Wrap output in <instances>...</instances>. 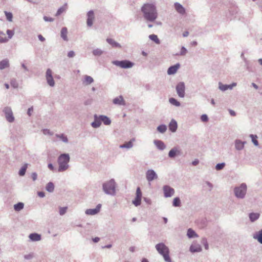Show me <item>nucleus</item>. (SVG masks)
<instances>
[{
    "label": "nucleus",
    "mask_w": 262,
    "mask_h": 262,
    "mask_svg": "<svg viewBox=\"0 0 262 262\" xmlns=\"http://www.w3.org/2000/svg\"><path fill=\"white\" fill-rule=\"evenodd\" d=\"M56 137L58 138H59L60 140L62 141L64 143H68V139L65 135L63 134H56Z\"/></svg>",
    "instance_id": "obj_39"
},
{
    "label": "nucleus",
    "mask_w": 262,
    "mask_h": 262,
    "mask_svg": "<svg viewBox=\"0 0 262 262\" xmlns=\"http://www.w3.org/2000/svg\"><path fill=\"white\" fill-rule=\"evenodd\" d=\"M154 143L157 147V148H158L159 149H164V143H163L162 141L158 140H155Z\"/></svg>",
    "instance_id": "obj_31"
},
{
    "label": "nucleus",
    "mask_w": 262,
    "mask_h": 262,
    "mask_svg": "<svg viewBox=\"0 0 262 262\" xmlns=\"http://www.w3.org/2000/svg\"><path fill=\"white\" fill-rule=\"evenodd\" d=\"M116 183L114 179L105 182L102 185V189L105 193L115 195L116 194Z\"/></svg>",
    "instance_id": "obj_3"
},
{
    "label": "nucleus",
    "mask_w": 262,
    "mask_h": 262,
    "mask_svg": "<svg viewBox=\"0 0 262 262\" xmlns=\"http://www.w3.org/2000/svg\"><path fill=\"white\" fill-rule=\"evenodd\" d=\"M146 178L150 182L158 178V176L152 169H149L146 172Z\"/></svg>",
    "instance_id": "obj_9"
},
{
    "label": "nucleus",
    "mask_w": 262,
    "mask_h": 262,
    "mask_svg": "<svg viewBox=\"0 0 262 262\" xmlns=\"http://www.w3.org/2000/svg\"><path fill=\"white\" fill-rule=\"evenodd\" d=\"M7 34L8 36V38H11L12 37V36H13L14 35V31L13 30H7Z\"/></svg>",
    "instance_id": "obj_55"
},
{
    "label": "nucleus",
    "mask_w": 262,
    "mask_h": 262,
    "mask_svg": "<svg viewBox=\"0 0 262 262\" xmlns=\"http://www.w3.org/2000/svg\"><path fill=\"white\" fill-rule=\"evenodd\" d=\"M260 214L258 213H250L249 215L250 221L252 222L256 221L259 217Z\"/></svg>",
    "instance_id": "obj_30"
},
{
    "label": "nucleus",
    "mask_w": 262,
    "mask_h": 262,
    "mask_svg": "<svg viewBox=\"0 0 262 262\" xmlns=\"http://www.w3.org/2000/svg\"><path fill=\"white\" fill-rule=\"evenodd\" d=\"M205 183H206V185L208 186V187H209V191H211V190L212 189L213 187V184H212V183H210V182H209V181H206V182H205Z\"/></svg>",
    "instance_id": "obj_59"
},
{
    "label": "nucleus",
    "mask_w": 262,
    "mask_h": 262,
    "mask_svg": "<svg viewBox=\"0 0 262 262\" xmlns=\"http://www.w3.org/2000/svg\"><path fill=\"white\" fill-rule=\"evenodd\" d=\"M179 153V151L177 147L172 148L169 152L168 156L171 158H174L177 154Z\"/></svg>",
    "instance_id": "obj_27"
},
{
    "label": "nucleus",
    "mask_w": 262,
    "mask_h": 262,
    "mask_svg": "<svg viewBox=\"0 0 262 262\" xmlns=\"http://www.w3.org/2000/svg\"><path fill=\"white\" fill-rule=\"evenodd\" d=\"M201 119L202 122H207L208 121V116L206 114H203L201 116Z\"/></svg>",
    "instance_id": "obj_54"
},
{
    "label": "nucleus",
    "mask_w": 262,
    "mask_h": 262,
    "mask_svg": "<svg viewBox=\"0 0 262 262\" xmlns=\"http://www.w3.org/2000/svg\"><path fill=\"white\" fill-rule=\"evenodd\" d=\"M113 103L114 104L118 105H125V101L122 95H120L118 97L115 98L113 100Z\"/></svg>",
    "instance_id": "obj_13"
},
{
    "label": "nucleus",
    "mask_w": 262,
    "mask_h": 262,
    "mask_svg": "<svg viewBox=\"0 0 262 262\" xmlns=\"http://www.w3.org/2000/svg\"><path fill=\"white\" fill-rule=\"evenodd\" d=\"M169 102H170V104L176 106H180L181 105L180 102H179L177 99L172 97L169 98Z\"/></svg>",
    "instance_id": "obj_41"
},
{
    "label": "nucleus",
    "mask_w": 262,
    "mask_h": 262,
    "mask_svg": "<svg viewBox=\"0 0 262 262\" xmlns=\"http://www.w3.org/2000/svg\"><path fill=\"white\" fill-rule=\"evenodd\" d=\"M94 121L92 122L91 126L94 128H98L99 127L101 124V122L100 119V116H98L96 114H95L94 116Z\"/></svg>",
    "instance_id": "obj_18"
},
{
    "label": "nucleus",
    "mask_w": 262,
    "mask_h": 262,
    "mask_svg": "<svg viewBox=\"0 0 262 262\" xmlns=\"http://www.w3.org/2000/svg\"><path fill=\"white\" fill-rule=\"evenodd\" d=\"M177 127H178V124H177V121L174 119H172L169 124V130L171 132L174 133L176 132Z\"/></svg>",
    "instance_id": "obj_19"
},
{
    "label": "nucleus",
    "mask_w": 262,
    "mask_h": 262,
    "mask_svg": "<svg viewBox=\"0 0 262 262\" xmlns=\"http://www.w3.org/2000/svg\"><path fill=\"white\" fill-rule=\"evenodd\" d=\"M106 41L110 44L113 47H115V48H121V46L120 45V43H119L118 42H116L115 40H114L113 39H112V38H107L106 39Z\"/></svg>",
    "instance_id": "obj_24"
},
{
    "label": "nucleus",
    "mask_w": 262,
    "mask_h": 262,
    "mask_svg": "<svg viewBox=\"0 0 262 262\" xmlns=\"http://www.w3.org/2000/svg\"><path fill=\"white\" fill-rule=\"evenodd\" d=\"M8 41V39L6 38L5 34L2 31H0V43H5Z\"/></svg>",
    "instance_id": "obj_43"
},
{
    "label": "nucleus",
    "mask_w": 262,
    "mask_h": 262,
    "mask_svg": "<svg viewBox=\"0 0 262 262\" xmlns=\"http://www.w3.org/2000/svg\"><path fill=\"white\" fill-rule=\"evenodd\" d=\"M68 207H60L59 208V214L60 215H64L66 212H67Z\"/></svg>",
    "instance_id": "obj_51"
},
{
    "label": "nucleus",
    "mask_w": 262,
    "mask_h": 262,
    "mask_svg": "<svg viewBox=\"0 0 262 262\" xmlns=\"http://www.w3.org/2000/svg\"><path fill=\"white\" fill-rule=\"evenodd\" d=\"M101 205L99 204L97 205L96 207L94 209H88L85 211V214L88 215H95L100 211Z\"/></svg>",
    "instance_id": "obj_14"
},
{
    "label": "nucleus",
    "mask_w": 262,
    "mask_h": 262,
    "mask_svg": "<svg viewBox=\"0 0 262 262\" xmlns=\"http://www.w3.org/2000/svg\"><path fill=\"white\" fill-rule=\"evenodd\" d=\"M177 93L180 98H184L185 94V85L184 82H179L176 87Z\"/></svg>",
    "instance_id": "obj_6"
},
{
    "label": "nucleus",
    "mask_w": 262,
    "mask_h": 262,
    "mask_svg": "<svg viewBox=\"0 0 262 262\" xmlns=\"http://www.w3.org/2000/svg\"><path fill=\"white\" fill-rule=\"evenodd\" d=\"M249 137L251 138L252 142L256 146L258 145V142L257 140V136L256 135L250 134Z\"/></svg>",
    "instance_id": "obj_42"
},
{
    "label": "nucleus",
    "mask_w": 262,
    "mask_h": 262,
    "mask_svg": "<svg viewBox=\"0 0 262 262\" xmlns=\"http://www.w3.org/2000/svg\"><path fill=\"white\" fill-rule=\"evenodd\" d=\"M141 198L136 196L134 200L133 201L132 203L135 206H138L141 204Z\"/></svg>",
    "instance_id": "obj_45"
},
{
    "label": "nucleus",
    "mask_w": 262,
    "mask_h": 262,
    "mask_svg": "<svg viewBox=\"0 0 262 262\" xmlns=\"http://www.w3.org/2000/svg\"><path fill=\"white\" fill-rule=\"evenodd\" d=\"M70 160V158L68 154H62L58 157L57 162L59 165L58 170L59 172H63L68 169Z\"/></svg>",
    "instance_id": "obj_2"
},
{
    "label": "nucleus",
    "mask_w": 262,
    "mask_h": 262,
    "mask_svg": "<svg viewBox=\"0 0 262 262\" xmlns=\"http://www.w3.org/2000/svg\"><path fill=\"white\" fill-rule=\"evenodd\" d=\"M33 111V106H31V107L29 108L28 109V111H27V114L29 116H31V115H32V113Z\"/></svg>",
    "instance_id": "obj_63"
},
{
    "label": "nucleus",
    "mask_w": 262,
    "mask_h": 262,
    "mask_svg": "<svg viewBox=\"0 0 262 262\" xmlns=\"http://www.w3.org/2000/svg\"><path fill=\"white\" fill-rule=\"evenodd\" d=\"M174 189L168 185H165V198L171 197L174 194Z\"/></svg>",
    "instance_id": "obj_15"
},
{
    "label": "nucleus",
    "mask_w": 262,
    "mask_h": 262,
    "mask_svg": "<svg viewBox=\"0 0 262 262\" xmlns=\"http://www.w3.org/2000/svg\"><path fill=\"white\" fill-rule=\"evenodd\" d=\"M43 19L45 21L52 22L54 21V18L46 16H43Z\"/></svg>",
    "instance_id": "obj_56"
},
{
    "label": "nucleus",
    "mask_w": 262,
    "mask_h": 262,
    "mask_svg": "<svg viewBox=\"0 0 262 262\" xmlns=\"http://www.w3.org/2000/svg\"><path fill=\"white\" fill-rule=\"evenodd\" d=\"M75 53L73 51H70L68 53V56L69 58H73L75 56Z\"/></svg>",
    "instance_id": "obj_60"
},
{
    "label": "nucleus",
    "mask_w": 262,
    "mask_h": 262,
    "mask_svg": "<svg viewBox=\"0 0 262 262\" xmlns=\"http://www.w3.org/2000/svg\"><path fill=\"white\" fill-rule=\"evenodd\" d=\"M172 206L174 207H179L181 206V202L179 197H176L173 199Z\"/></svg>",
    "instance_id": "obj_35"
},
{
    "label": "nucleus",
    "mask_w": 262,
    "mask_h": 262,
    "mask_svg": "<svg viewBox=\"0 0 262 262\" xmlns=\"http://www.w3.org/2000/svg\"><path fill=\"white\" fill-rule=\"evenodd\" d=\"M219 89L222 91H225L228 90V84H223L222 82L219 83Z\"/></svg>",
    "instance_id": "obj_47"
},
{
    "label": "nucleus",
    "mask_w": 262,
    "mask_h": 262,
    "mask_svg": "<svg viewBox=\"0 0 262 262\" xmlns=\"http://www.w3.org/2000/svg\"><path fill=\"white\" fill-rule=\"evenodd\" d=\"M236 85V83L233 82L231 84H228V90H232L233 87L235 86Z\"/></svg>",
    "instance_id": "obj_62"
},
{
    "label": "nucleus",
    "mask_w": 262,
    "mask_h": 262,
    "mask_svg": "<svg viewBox=\"0 0 262 262\" xmlns=\"http://www.w3.org/2000/svg\"><path fill=\"white\" fill-rule=\"evenodd\" d=\"M235 148L237 150H241L244 148L246 141H242L239 139H236L234 141Z\"/></svg>",
    "instance_id": "obj_16"
},
{
    "label": "nucleus",
    "mask_w": 262,
    "mask_h": 262,
    "mask_svg": "<svg viewBox=\"0 0 262 262\" xmlns=\"http://www.w3.org/2000/svg\"><path fill=\"white\" fill-rule=\"evenodd\" d=\"M68 29L66 27L62 28L60 32L61 37L65 41H68V38L67 36Z\"/></svg>",
    "instance_id": "obj_25"
},
{
    "label": "nucleus",
    "mask_w": 262,
    "mask_h": 262,
    "mask_svg": "<svg viewBox=\"0 0 262 262\" xmlns=\"http://www.w3.org/2000/svg\"><path fill=\"white\" fill-rule=\"evenodd\" d=\"M225 166V163L223 162L221 163H218L215 166V169L217 170H220L223 169Z\"/></svg>",
    "instance_id": "obj_50"
},
{
    "label": "nucleus",
    "mask_w": 262,
    "mask_h": 262,
    "mask_svg": "<svg viewBox=\"0 0 262 262\" xmlns=\"http://www.w3.org/2000/svg\"><path fill=\"white\" fill-rule=\"evenodd\" d=\"M46 78L48 84L50 86H54L55 85V82L52 76V72L50 69H48L46 73Z\"/></svg>",
    "instance_id": "obj_8"
},
{
    "label": "nucleus",
    "mask_w": 262,
    "mask_h": 262,
    "mask_svg": "<svg viewBox=\"0 0 262 262\" xmlns=\"http://www.w3.org/2000/svg\"><path fill=\"white\" fill-rule=\"evenodd\" d=\"M199 163V160L197 159L192 162V164L194 166L197 165Z\"/></svg>",
    "instance_id": "obj_64"
},
{
    "label": "nucleus",
    "mask_w": 262,
    "mask_h": 262,
    "mask_svg": "<svg viewBox=\"0 0 262 262\" xmlns=\"http://www.w3.org/2000/svg\"><path fill=\"white\" fill-rule=\"evenodd\" d=\"M100 119L101 121H102L104 124L108 125L111 123V119L106 116L100 115Z\"/></svg>",
    "instance_id": "obj_26"
},
{
    "label": "nucleus",
    "mask_w": 262,
    "mask_h": 262,
    "mask_svg": "<svg viewBox=\"0 0 262 262\" xmlns=\"http://www.w3.org/2000/svg\"><path fill=\"white\" fill-rule=\"evenodd\" d=\"M9 66V61L8 59H5L0 61V70H4Z\"/></svg>",
    "instance_id": "obj_22"
},
{
    "label": "nucleus",
    "mask_w": 262,
    "mask_h": 262,
    "mask_svg": "<svg viewBox=\"0 0 262 262\" xmlns=\"http://www.w3.org/2000/svg\"><path fill=\"white\" fill-rule=\"evenodd\" d=\"M46 189L47 191L49 192H53L54 190V184L51 182H49L46 185Z\"/></svg>",
    "instance_id": "obj_37"
},
{
    "label": "nucleus",
    "mask_w": 262,
    "mask_h": 262,
    "mask_svg": "<svg viewBox=\"0 0 262 262\" xmlns=\"http://www.w3.org/2000/svg\"><path fill=\"white\" fill-rule=\"evenodd\" d=\"M34 257L33 253H30L28 254H26L24 255V258L26 260H30L32 259Z\"/></svg>",
    "instance_id": "obj_53"
},
{
    "label": "nucleus",
    "mask_w": 262,
    "mask_h": 262,
    "mask_svg": "<svg viewBox=\"0 0 262 262\" xmlns=\"http://www.w3.org/2000/svg\"><path fill=\"white\" fill-rule=\"evenodd\" d=\"M84 78V80L83 81V83H84L85 85L90 84L94 81L93 78L88 75H85Z\"/></svg>",
    "instance_id": "obj_32"
},
{
    "label": "nucleus",
    "mask_w": 262,
    "mask_h": 262,
    "mask_svg": "<svg viewBox=\"0 0 262 262\" xmlns=\"http://www.w3.org/2000/svg\"><path fill=\"white\" fill-rule=\"evenodd\" d=\"M253 238L256 239L260 244H262V229L256 232L253 235Z\"/></svg>",
    "instance_id": "obj_28"
},
{
    "label": "nucleus",
    "mask_w": 262,
    "mask_h": 262,
    "mask_svg": "<svg viewBox=\"0 0 262 262\" xmlns=\"http://www.w3.org/2000/svg\"><path fill=\"white\" fill-rule=\"evenodd\" d=\"M187 49L184 47V46H182L181 47V50L179 52V53H177L175 54V55L176 56H184L186 55V54H187Z\"/></svg>",
    "instance_id": "obj_36"
},
{
    "label": "nucleus",
    "mask_w": 262,
    "mask_h": 262,
    "mask_svg": "<svg viewBox=\"0 0 262 262\" xmlns=\"http://www.w3.org/2000/svg\"><path fill=\"white\" fill-rule=\"evenodd\" d=\"M24 204L19 202L14 205V209L16 211H19L24 208Z\"/></svg>",
    "instance_id": "obj_38"
},
{
    "label": "nucleus",
    "mask_w": 262,
    "mask_h": 262,
    "mask_svg": "<svg viewBox=\"0 0 262 262\" xmlns=\"http://www.w3.org/2000/svg\"><path fill=\"white\" fill-rule=\"evenodd\" d=\"M135 141V138L132 139L129 141L123 144L120 145V148H130L133 147V142Z\"/></svg>",
    "instance_id": "obj_23"
},
{
    "label": "nucleus",
    "mask_w": 262,
    "mask_h": 262,
    "mask_svg": "<svg viewBox=\"0 0 262 262\" xmlns=\"http://www.w3.org/2000/svg\"><path fill=\"white\" fill-rule=\"evenodd\" d=\"M174 9L176 11L181 15H184L186 14L185 8L179 3L176 2L174 4Z\"/></svg>",
    "instance_id": "obj_11"
},
{
    "label": "nucleus",
    "mask_w": 262,
    "mask_h": 262,
    "mask_svg": "<svg viewBox=\"0 0 262 262\" xmlns=\"http://www.w3.org/2000/svg\"><path fill=\"white\" fill-rule=\"evenodd\" d=\"M31 178H32V180L34 181L36 180L37 178V173L35 172L32 173V174H31Z\"/></svg>",
    "instance_id": "obj_61"
},
{
    "label": "nucleus",
    "mask_w": 262,
    "mask_h": 262,
    "mask_svg": "<svg viewBox=\"0 0 262 262\" xmlns=\"http://www.w3.org/2000/svg\"><path fill=\"white\" fill-rule=\"evenodd\" d=\"M67 9V4L65 3L63 6H62V7H61L60 8H59L58 9V10L55 14V16H58L60 15L61 13H62L63 12H64Z\"/></svg>",
    "instance_id": "obj_34"
},
{
    "label": "nucleus",
    "mask_w": 262,
    "mask_h": 262,
    "mask_svg": "<svg viewBox=\"0 0 262 262\" xmlns=\"http://www.w3.org/2000/svg\"><path fill=\"white\" fill-rule=\"evenodd\" d=\"M144 19L148 22H154L158 17V12L153 3L144 4L141 8Z\"/></svg>",
    "instance_id": "obj_1"
},
{
    "label": "nucleus",
    "mask_w": 262,
    "mask_h": 262,
    "mask_svg": "<svg viewBox=\"0 0 262 262\" xmlns=\"http://www.w3.org/2000/svg\"><path fill=\"white\" fill-rule=\"evenodd\" d=\"M187 236L189 238H193L194 237H198L199 236L195 231L192 228H189L187 230Z\"/></svg>",
    "instance_id": "obj_21"
},
{
    "label": "nucleus",
    "mask_w": 262,
    "mask_h": 262,
    "mask_svg": "<svg viewBox=\"0 0 262 262\" xmlns=\"http://www.w3.org/2000/svg\"><path fill=\"white\" fill-rule=\"evenodd\" d=\"M180 67V64L179 63L170 67L167 70V74L168 75L174 74Z\"/></svg>",
    "instance_id": "obj_17"
},
{
    "label": "nucleus",
    "mask_w": 262,
    "mask_h": 262,
    "mask_svg": "<svg viewBox=\"0 0 262 262\" xmlns=\"http://www.w3.org/2000/svg\"><path fill=\"white\" fill-rule=\"evenodd\" d=\"M86 24L88 27H92L95 19L94 13L93 10H90L87 13Z\"/></svg>",
    "instance_id": "obj_10"
},
{
    "label": "nucleus",
    "mask_w": 262,
    "mask_h": 262,
    "mask_svg": "<svg viewBox=\"0 0 262 262\" xmlns=\"http://www.w3.org/2000/svg\"><path fill=\"white\" fill-rule=\"evenodd\" d=\"M189 250L192 253L200 252L202 251V249L199 244L193 242L190 246Z\"/></svg>",
    "instance_id": "obj_12"
},
{
    "label": "nucleus",
    "mask_w": 262,
    "mask_h": 262,
    "mask_svg": "<svg viewBox=\"0 0 262 262\" xmlns=\"http://www.w3.org/2000/svg\"><path fill=\"white\" fill-rule=\"evenodd\" d=\"M113 64L123 69L132 68L134 63L130 61L124 60L121 61L115 60L112 62Z\"/></svg>",
    "instance_id": "obj_5"
},
{
    "label": "nucleus",
    "mask_w": 262,
    "mask_h": 262,
    "mask_svg": "<svg viewBox=\"0 0 262 262\" xmlns=\"http://www.w3.org/2000/svg\"><path fill=\"white\" fill-rule=\"evenodd\" d=\"M3 112L5 114L6 120L9 122H13L14 121V117L13 116V112L11 107L6 106L4 107Z\"/></svg>",
    "instance_id": "obj_7"
},
{
    "label": "nucleus",
    "mask_w": 262,
    "mask_h": 262,
    "mask_svg": "<svg viewBox=\"0 0 262 262\" xmlns=\"http://www.w3.org/2000/svg\"><path fill=\"white\" fill-rule=\"evenodd\" d=\"M29 238L31 241L37 242L41 239V235L36 233H31L29 236Z\"/></svg>",
    "instance_id": "obj_20"
},
{
    "label": "nucleus",
    "mask_w": 262,
    "mask_h": 262,
    "mask_svg": "<svg viewBox=\"0 0 262 262\" xmlns=\"http://www.w3.org/2000/svg\"><path fill=\"white\" fill-rule=\"evenodd\" d=\"M27 167H28L27 164H25L21 167V168L20 169L19 172H18V174L20 176H24L25 174Z\"/></svg>",
    "instance_id": "obj_40"
},
{
    "label": "nucleus",
    "mask_w": 262,
    "mask_h": 262,
    "mask_svg": "<svg viewBox=\"0 0 262 262\" xmlns=\"http://www.w3.org/2000/svg\"><path fill=\"white\" fill-rule=\"evenodd\" d=\"M247 191V186L245 183L241 184L239 186H236L233 189L234 193L236 198L239 199L245 198Z\"/></svg>",
    "instance_id": "obj_4"
},
{
    "label": "nucleus",
    "mask_w": 262,
    "mask_h": 262,
    "mask_svg": "<svg viewBox=\"0 0 262 262\" xmlns=\"http://www.w3.org/2000/svg\"><path fill=\"white\" fill-rule=\"evenodd\" d=\"M201 244L204 246L206 250H208L209 249V245L207 239L206 237L202 238L201 240Z\"/></svg>",
    "instance_id": "obj_46"
},
{
    "label": "nucleus",
    "mask_w": 262,
    "mask_h": 262,
    "mask_svg": "<svg viewBox=\"0 0 262 262\" xmlns=\"http://www.w3.org/2000/svg\"><path fill=\"white\" fill-rule=\"evenodd\" d=\"M103 51L100 49H96L93 51V54L95 56H100L103 53Z\"/></svg>",
    "instance_id": "obj_48"
},
{
    "label": "nucleus",
    "mask_w": 262,
    "mask_h": 262,
    "mask_svg": "<svg viewBox=\"0 0 262 262\" xmlns=\"http://www.w3.org/2000/svg\"><path fill=\"white\" fill-rule=\"evenodd\" d=\"M136 196L142 198V192H141L140 188L139 187H138L137 189Z\"/></svg>",
    "instance_id": "obj_58"
},
{
    "label": "nucleus",
    "mask_w": 262,
    "mask_h": 262,
    "mask_svg": "<svg viewBox=\"0 0 262 262\" xmlns=\"http://www.w3.org/2000/svg\"><path fill=\"white\" fill-rule=\"evenodd\" d=\"M5 14L6 16L7 19L9 21H12V18H13V15L12 13L9 12L5 11Z\"/></svg>",
    "instance_id": "obj_49"
},
{
    "label": "nucleus",
    "mask_w": 262,
    "mask_h": 262,
    "mask_svg": "<svg viewBox=\"0 0 262 262\" xmlns=\"http://www.w3.org/2000/svg\"><path fill=\"white\" fill-rule=\"evenodd\" d=\"M11 85L14 88H17L18 84L15 79H12L10 82Z\"/></svg>",
    "instance_id": "obj_52"
},
{
    "label": "nucleus",
    "mask_w": 262,
    "mask_h": 262,
    "mask_svg": "<svg viewBox=\"0 0 262 262\" xmlns=\"http://www.w3.org/2000/svg\"><path fill=\"white\" fill-rule=\"evenodd\" d=\"M156 248L158 252L164 257V243H161L156 246Z\"/></svg>",
    "instance_id": "obj_29"
},
{
    "label": "nucleus",
    "mask_w": 262,
    "mask_h": 262,
    "mask_svg": "<svg viewBox=\"0 0 262 262\" xmlns=\"http://www.w3.org/2000/svg\"><path fill=\"white\" fill-rule=\"evenodd\" d=\"M169 249L165 245V261L172 262L169 255Z\"/></svg>",
    "instance_id": "obj_33"
},
{
    "label": "nucleus",
    "mask_w": 262,
    "mask_h": 262,
    "mask_svg": "<svg viewBox=\"0 0 262 262\" xmlns=\"http://www.w3.org/2000/svg\"><path fill=\"white\" fill-rule=\"evenodd\" d=\"M149 38L151 40H152L153 41H154L156 43H157V44H160V40L159 39V38H158L157 35H155V34H151V35H150L149 36Z\"/></svg>",
    "instance_id": "obj_44"
},
{
    "label": "nucleus",
    "mask_w": 262,
    "mask_h": 262,
    "mask_svg": "<svg viewBox=\"0 0 262 262\" xmlns=\"http://www.w3.org/2000/svg\"><path fill=\"white\" fill-rule=\"evenodd\" d=\"M158 131L161 133H164V124H161L157 127Z\"/></svg>",
    "instance_id": "obj_57"
}]
</instances>
